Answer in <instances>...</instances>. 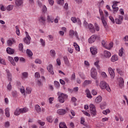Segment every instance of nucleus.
<instances>
[{
	"instance_id": "nucleus-44",
	"label": "nucleus",
	"mask_w": 128,
	"mask_h": 128,
	"mask_svg": "<svg viewBox=\"0 0 128 128\" xmlns=\"http://www.w3.org/2000/svg\"><path fill=\"white\" fill-rule=\"evenodd\" d=\"M54 86L56 88H60V82L58 81H54Z\"/></svg>"
},
{
	"instance_id": "nucleus-42",
	"label": "nucleus",
	"mask_w": 128,
	"mask_h": 128,
	"mask_svg": "<svg viewBox=\"0 0 128 128\" xmlns=\"http://www.w3.org/2000/svg\"><path fill=\"white\" fill-rule=\"evenodd\" d=\"M22 76L24 78H27L28 76V74L27 72H24L22 73Z\"/></svg>"
},
{
	"instance_id": "nucleus-27",
	"label": "nucleus",
	"mask_w": 128,
	"mask_h": 128,
	"mask_svg": "<svg viewBox=\"0 0 128 128\" xmlns=\"http://www.w3.org/2000/svg\"><path fill=\"white\" fill-rule=\"evenodd\" d=\"M86 96L88 98H92V94H90V90L88 89H86Z\"/></svg>"
},
{
	"instance_id": "nucleus-43",
	"label": "nucleus",
	"mask_w": 128,
	"mask_h": 128,
	"mask_svg": "<svg viewBox=\"0 0 128 128\" xmlns=\"http://www.w3.org/2000/svg\"><path fill=\"white\" fill-rule=\"evenodd\" d=\"M118 54L120 56H122V54H124V48H121V49L119 50Z\"/></svg>"
},
{
	"instance_id": "nucleus-49",
	"label": "nucleus",
	"mask_w": 128,
	"mask_h": 128,
	"mask_svg": "<svg viewBox=\"0 0 128 128\" xmlns=\"http://www.w3.org/2000/svg\"><path fill=\"white\" fill-rule=\"evenodd\" d=\"M14 8V6L12 5H9L7 7V10H12Z\"/></svg>"
},
{
	"instance_id": "nucleus-1",
	"label": "nucleus",
	"mask_w": 128,
	"mask_h": 128,
	"mask_svg": "<svg viewBox=\"0 0 128 128\" xmlns=\"http://www.w3.org/2000/svg\"><path fill=\"white\" fill-rule=\"evenodd\" d=\"M100 87L102 90H106L108 92H110V86H108L106 82L104 81H102L100 83Z\"/></svg>"
},
{
	"instance_id": "nucleus-17",
	"label": "nucleus",
	"mask_w": 128,
	"mask_h": 128,
	"mask_svg": "<svg viewBox=\"0 0 128 128\" xmlns=\"http://www.w3.org/2000/svg\"><path fill=\"white\" fill-rule=\"evenodd\" d=\"M6 72L7 74V76H8V80H10V82H12V74L10 72V70H6Z\"/></svg>"
},
{
	"instance_id": "nucleus-3",
	"label": "nucleus",
	"mask_w": 128,
	"mask_h": 128,
	"mask_svg": "<svg viewBox=\"0 0 128 128\" xmlns=\"http://www.w3.org/2000/svg\"><path fill=\"white\" fill-rule=\"evenodd\" d=\"M90 110L92 116H96V106L93 104L90 105Z\"/></svg>"
},
{
	"instance_id": "nucleus-16",
	"label": "nucleus",
	"mask_w": 128,
	"mask_h": 128,
	"mask_svg": "<svg viewBox=\"0 0 128 128\" xmlns=\"http://www.w3.org/2000/svg\"><path fill=\"white\" fill-rule=\"evenodd\" d=\"M57 112L58 114H65L66 112V110L64 109H59L58 110Z\"/></svg>"
},
{
	"instance_id": "nucleus-54",
	"label": "nucleus",
	"mask_w": 128,
	"mask_h": 128,
	"mask_svg": "<svg viewBox=\"0 0 128 128\" xmlns=\"http://www.w3.org/2000/svg\"><path fill=\"white\" fill-rule=\"evenodd\" d=\"M18 46L19 50H22V49L24 48V45L22 44H20Z\"/></svg>"
},
{
	"instance_id": "nucleus-34",
	"label": "nucleus",
	"mask_w": 128,
	"mask_h": 128,
	"mask_svg": "<svg viewBox=\"0 0 128 128\" xmlns=\"http://www.w3.org/2000/svg\"><path fill=\"white\" fill-rule=\"evenodd\" d=\"M48 10V9L46 8V6H43L42 8V14H46V12Z\"/></svg>"
},
{
	"instance_id": "nucleus-58",
	"label": "nucleus",
	"mask_w": 128,
	"mask_h": 128,
	"mask_svg": "<svg viewBox=\"0 0 128 128\" xmlns=\"http://www.w3.org/2000/svg\"><path fill=\"white\" fill-rule=\"evenodd\" d=\"M49 4H50V6H54V0H48Z\"/></svg>"
},
{
	"instance_id": "nucleus-32",
	"label": "nucleus",
	"mask_w": 128,
	"mask_h": 128,
	"mask_svg": "<svg viewBox=\"0 0 128 128\" xmlns=\"http://www.w3.org/2000/svg\"><path fill=\"white\" fill-rule=\"evenodd\" d=\"M124 79L122 78H120V80L119 81V86L122 88V86H124Z\"/></svg>"
},
{
	"instance_id": "nucleus-51",
	"label": "nucleus",
	"mask_w": 128,
	"mask_h": 128,
	"mask_svg": "<svg viewBox=\"0 0 128 128\" xmlns=\"http://www.w3.org/2000/svg\"><path fill=\"white\" fill-rule=\"evenodd\" d=\"M7 88L8 90H12V83L10 82L9 84L8 85Z\"/></svg>"
},
{
	"instance_id": "nucleus-24",
	"label": "nucleus",
	"mask_w": 128,
	"mask_h": 128,
	"mask_svg": "<svg viewBox=\"0 0 128 128\" xmlns=\"http://www.w3.org/2000/svg\"><path fill=\"white\" fill-rule=\"evenodd\" d=\"M20 112L21 114H24L25 112H28V109L26 108H20Z\"/></svg>"
},
{
	"instance_id": "nucleus-33",
	"label": "nucleus",
	"mask_w": 128,
	"mask_h": 128,
	"mask_svg": "<svg viewBox=\"0 0 128 128\" xmlns=\"http://www.w3.org/2000/svg\"><path fill=\"white\" fill-rule=\"evenodd\" d=\"M26 54L29 56H32V52L30 49L26 50Z\"/></svg>"
},
{
	"instance_id": "nucleus-25",
	"label": "nucleus",
	"mask_w": 128,
	"mask_h": 128,
	"mask_svg": "<svg viewBox=\"0 0 128 128\" xmlns=\"http://www.w3.org/2000/svg\"><path fill=\"white\" fill-rule=\"evenodd\" d=\"M64 60L66 66H70V61H68V58L67 56L64 57Z\"/></svg>"
},
{
	"instance_id": "nucleus-57",
	"label": "nucleus",
	"mask_w": 128,
	"mask_h": 128,
	"mask_svg": "<svg viewBox=\"0 0 128 128\" xmlns=\"http://www.w3.org/2000/svg\"><path fill=\"white\" fill-rule=\"evenodd\" d=\"M36 84L38 86H40L42 85V83L40 80H38L36 82Z\"/></svg>"
},
{
	"instance_id": "nucleus-6",
	"label": "nucleus",
	"mask_w": 128,
	"mask_h": 128,
	"mask_svg": "<svg viewBox=\"0 0 128 128\" xmlns=\"http://www.w3.org/2000/svg\"><path fill=\"white\" fill-rule=\"evenodd\" d=\"M118 2L114 1L113 2V5L112 6V8H113V12L114 14H116L118 12V8L116 7L118 6L117 4H118Z\"/></svg>"
},
{
	"instance_id": "nucleus-38",
	"label": "nucleus",
	"mask_w": 128,
	"mask_h": 128,
	"mask_svg": "<svg viewBox=\"0 0 128 128\" xmlns=\"http://www.w3.org/2000/svg\"><path fill=\"white\" fill-rule=\"evenodd\" d=\"M14 114L15 116H20V114H21L20 109H18V108L16 109L15 110Z\"/></svg>"
},
{
	"instance_id": "nucleus-18",
	"label": "nucleus",
	"mask_w": 128,
	"mask_h": 128,
	"mask_svg": "<svg viewBox=\"0 0 128 128\" xmlns=\"http://www.w3.org/2000/svg\"><path fill=\"white\" fill-rule=\"evenodd\" d=\"M30 40H32L31 38L25 37L24 40V42L26 44H30Z\"/></svg>"
},
{
	"instance_id": "nucleus-2",
	"label": "nucleus",
	"mask_w": 128,
	"mask_h": 128,
	"mask_svg": "<svg viewBox=\"0 0 128 128\" xmlns=\"http://www.w3.org/2000/svg\"><path fill=\"white\" fill-rule=\"evenodd\" d=\"M99 12L101 16V20L102 22L104 28H108V22H106V18H104V12H102V9H99Z\"/></svg>"
},
{
	"instance_id": "nucleus-46",
	"label": "nucleus",
	"mask_w": 128,
	"mask_h": 128,
	"mask_svg": "<svg viewBox=\"0 0 128 128\" xmlns=\"http://www.w3.org/2000/svg\"><path fill=\"white\" fill-rule=\"evenodd\" d=\"M38 122L40 124V126H44V124H46V122H42L40 120H38Z\"/></svg>"
},
{
	"instance_id": "nucleus-11",
	"label": "nucleus",
	"mask_w": 128,
	"mask_h": 128,
	"mask_svg": "<svg viewBox=\"0 0 128 128\" xmlns=\"http://www.w3.org/2000/svg\"><path fill=\"white\" fill-rule=\"evenodd\" d=\"M70 36H75L77 38H78V32H74V30H70Z\"/></svg>"
},
{
	"instance_id": "nucleus-40",
	"label": "nucleus",
	"mask_w": 128,
	"mask_h": 128,
	"mask_svg": "<svg viewBox=\"0 0 128 128\" xmlns=\"http://www.w3.org/2000/svg\"><path fill=\"white\" fill-rule=\"evenodd\" d=\"M16 34L17 36H20V30L18 29V26H16Z\"/></svg>"
},
{
	"instance_id": "nucleus-9",
	"label": "nucleus",
	"mask_w": 128,
	"mask_h": 128,
	"mask_svg": "<svg viewBox=\"0 0 128 128\" xmlns=\"http://www.w3.org/2000/svg\"><path fill=\"white\" fill-rule=\"evenodd\" d=\"M47 70L51 74H54V68H52V64H49L47 66Z\"/></svg>"
},
{
	"instance_id": "nucleus-62",
	"label": "nucleus",
	"mask_w": 128,
	"mask_h": 128,
	"mask_svg": "<svg viewBox=\"0 0 128 128\" xmlns=\"http://www.w3.org/2000/svg\"><path fill=\"white\" fill-rule=\"evenodd\" d=\"M68 52L70 54H72L74 52V50L70 48H68Z\"/></svg>"
},
{
	"instance_id": "nucleus-60",
	"label": "nucleus",
	"mask_w": 128,
	"mask_h": 128,
	"mask_svg": "<svg viewBox=\"0 0 128 128\" xmlns=\"http://www.w3.org/2000/svg\"><path fill=\"white\" fill-rule=\"evenodd\" d=\"M71 20L74 23L76 22V18H74V17H72L71 18Z\"/></svg>"
},
{
	"instance_id": "nucleus-63",
	"label": "nucleus",
	"mask_w": 128,
	"mask_h": 128,
	"mask_svg": "<svg viewBox=\"0 0 128 128\" xmlns=\"http://www.w3.org/2000/svg\"><path fill=\"white\" fill-rule=\"evenodd\" d=\"M109 18L113 24H114V19L113 16H109Z\"/></svg>"
},
{
	"instance_id": "nucleus-20",
	"label": "nucleus",
	"mask_w": 128,
	"mask_h": 128,
	"mask_svg": "<svg viewBox=\"0 0 128 128\" xmlns=\"http://www.w3.org/2000/svg\"><path fill=\"white\" fill-rule=\"evenodd\" d=\"M39 22H42V24H44L46 22V17L44 15L40 16V17L39 18Z\"/></svg>"
},
{
	"instance_id": "nucleus-55",
	"label": "nucleus",
	"mask_w": 128,
	"mask_h": 128,
	"mask_svg": "<svg viewBox=\"0 0 128 128\" xmlns=\"http://www.w3.org/2000/svg\"><path fill=\"white\" fill-rule=\"evenodd\" d=\"M40 40L42 46H46V42L44 41V40H42V38H41Z\"/></svg>"
},
{
	"instance_id": "nucleus-23",
	"label": "nucleus",
	"mask_w": 128,
	"mask_h": 128,
	"mask_svg": "<svg viewBox=\"0 0 128 128\" xmlns=\"http://www.w3.org/2000/svg\"><path fill=\"white\" fill-rule=\"evenodd\" d=\"M14 42V39L8 40L7 44H8V46H12Z\"/></svg>"
},
{
	"instance_id": "nucleus-12",
	"label": "nucleus",
	"mask_w": 128,
	"mask_h": 128,
	"mask_svg": "<svg viewBox=\"0 0 128 128\" xmlns=\"http://www.w3.org/2000/svg\"><path fill=\"white\" fill-rule=\"evenodd\" d=\"M90 50L91 54L93 56H94L95 54H98V49H96V48L91 47L90 48Z\"/></svg>"
},
{
	"instance_id": "nucleus-26",
	"label": "nucleus",
	"mask_w": 128,
	"mask_h": 128,
	"mask_svg": "<svg viewBox=\"0 0 128 128\" xmlns=\"http://www.w3.org/2000/svg\"><path fill=\"white\" fill-rule=\"evenodd\" d=\"M118 60V58L116 55H114L111 58V62H116Z\"/></svg>"
},
{
	"instance_id": "nucleus-29",
	"label": "nucleus",
	"mask_w": 128,
	"mask_h": 128,
	"mask_svg": "<svg viewBox=\"0 0 128 128\" xmlns=\"http://www.w3.org/2000/svg\"><path fill=\"white\" fill-rule=\"evenodd\" d=\"M5 114L6 118H10V109L6 108L5 110Z\"/></svg>"
},
{
	"instance_id": "nucleus-30",
	"label": "nucleus",
	"mask_w": 128,
	"mask_h": 128,
	"mask_svg": "<svg viewBox=\"0 0 128 128\" xmlns=\"http://www.w3.org/2000/svg\"><path fill=\"white\" fill-rule=\"evenodd\" d=\"M74 46L75 48V50H76V52H80V46H78L76 43L74 42Z\"/></svg>"
},
{
	"instance_id": "nucleus-7",
	"label": "nucleus",
	"mask_w": 128,
	"mask_h": 128,
	"mask_svg": "<svg viewBox=\"0 0 128 128\" xmlns=\"http://www.w3.org/2000/svg\"><path fill=\"white\" fill-rule=\"evenodd\" d=\"M96 38H98V36L96 35H93L91 36L88 40L89 44H92V42H96Z\"/></svg>"
},
{
	"instance_id": "nucleus-28",
	"label": "nucleus",
	"mask_w": 128,
	"mask_h": 128,
	"mask_svg": "<svg viewBox=\"0 0 128 128\" xmlns=\"http://www.w3.org/2000/svg\"><path fill=\"white\" fill-rule=\"evenodd\" d=\"M47 20L48 22H54V18H52V16H50V15L47 16Z\"/></svg>"
},
{
	"instance_id": "nucleus-36",
	"label": "nucleus",
	"mask_w": 128,
	"mask_h": 128,
	"mask_svg": "<svg viewBox=\"0 0 128 128\" xmlns=\"http://www.w3.org/2000/svg\"><path fill=\"white\" fill-rule=\"evenodd\" d=\"M112 46H114V43L112 42H111L109 44L108 46H106V48L107 50H110L112 48Z\"/></svg>"
},
{
	"instance_id": "nucleus-61",
	"label": "nucleus",
	"mask_w": 128,
	"mask_h": 128,
	"mask_svg": "<svg viewBox=\"0 0 128 128\" xmlns=\"http://www.w3.org/2000/svg\"><path fill=\"white\" fill-rule=\"evenodd\" d=\"M92 92L93 96H96V94H98V92H96V91L95 90H92Z\"/></svg>"
},
{
	"instance_id": "nucleus-31",
	"label": "nucleus",
	"mask_w": 128,
	"mask_h": 128,
	"mask_svg": "<svg viewBox=\"0 0 128 128\" xmlns=\"http://www.w3.org/2000/svg\"><path fill=\"white\" fill-rule=\"evenodd\" d=\"M59 128H68V127H66V123L64 122H60L59 124Z\"/></svg>"
},
{
	"instance_id": "nucleus-10",
	"label": "nucleus",
	"mask_w": 128,
	"mask_h": 128,
	"mask_svg": "<svg viewBox=\"0 0 128 128\" xmlns=\"http://www.w3.org/2000/svg\"><path fill=\"white\" fill-rule=\"evenodd\" d=\"M104 58H110V57L112 56V54L110 53V52L108 50H104Z\"/></svg>"
},
{
	"instance_id": "nucleus-37",
	"label": "nucleus",
	"mask_w": 128,
	"mask_h": 128,
	"mask_svg": "<svg viewBox=\"0 0 128 128\" xmlns=\"http://www.w3.org/2000/svg\"><path fill=\"white\" fill-rule=\"evenodd\" d=\"M115 22L117 24H122V21L118 18H116L115 19Z\"/></svg>"
},
{
	"instance_id": "nucleus-59",
	"label": "nucleus",
	"mask_w": 128,
	"mask_h": 128,
	"mask_svg": "<svg viewBox=\"0 0 128 128\" xmlns=\"http://www.w3.org/2000/svg\"><path fill=\"white\" fill-rule=\"evenodd\" d=\"M35 78H40V73L36 72L35 73Z\"/></svg>"
},
{
	"instance_id": "nucleus-19",
	"label": "nucleus",
	"mask_w": 128,
	"mask_h": 128,
	"mask_svg": "<svg viewBox=\"0 0 128 128\" xmlns=\"http://www.w3.org/2000/svg\"><path fill=\"white\" fill-rule=\"evenodd\" d=\"M8 60L10 62L12 66H16V62H14V58L12 57L8 56Z\"/></svg>"
},
{
	"instance_id": "nucleus-64",
	"label": "nucleus",
	"mask_w": 128,
	"mask_h": 128,
	"mask_svg": "<svg viewBox=\"0 0 128 128\" xmlns=\"http://www.w3.org/2000/svg\"><path fill=\"white\" fill-rule=\"evenodd\" d=\"M56 63L58 64V66H60V64H61L60 59L58 58L56 60Z\"/></svg>"
},
{
	"instance_id": "nucleus-47",
	"label": "nucleus",
	"mask_w": 128,
	"mask_h": 128,
	"mask_svg": "<svg viewBox=\"0 0 128 128\" xmlns=\"http://www.w3.org/2000/svg\"><path fill=\"white\" fill-rule=\"evenodd\" d=\"M110 109H107L102 112V114H110Z\"/></svg>"
},
{
	"instance_id": "nucleus-41",
	"label": "nucleus",
	"mask_w": 128,
	"mask_h": 128,
	"mask_svg": "<svg viewBox=\"0 0 128 128\" xmlns=\"http://www.w3.org/2000/svg\"><path fill=\"white\" fill-rule=\"evenodd\" d=\"M50 54L51 56H56V51L54 50H50Z\"/></svg>"
},
{
	"instance_id": "nucleus-8",
	"label": "nucleus",
	"mask_w": 128,
	"mask_h": 128,
	"mask_svg": "<svg viewBox=\"0 0 128 128\" xmlns=\"http://www.w3.org/2000/svg\"><path fill=\"white\" fill-rule=\"evenodd\" d=\"M108 72L111 76V78L112 80H114V76H116V74H114V70L112 68H109L108 70Z\"/></svg>"
},
{
	"instance_id": "nucleus-48",
	"label": "nucleus",
	"mask_w": 128,
	"mask_h": 128,
	"mask_svg": "<svg viewBox=\"0 0 128 128\" xmlns=\"http://www.w3.org/2000/svg\"><path fill=\"white\" fill-rule=\"evenodd\" d=\"M26 92L30 94H32V90L30 88H26Z\"/></svg>"
},
{
	"instance_id": "nucleus-39",
	"label": "nucleus",
	"mask_w": 128,
	"mask_h": 128,
	"mask_svg": "<svg viewBox=\"0 0 128 128\" xmlns=\"http://www.w3.org/2000/svg\"><path fill=\"white\" fill-rule=\"evenodd\" d=\"M57 4H60V6H62V4H64V0H57Z\"/></svg>"
},
{
	"instance_id": "nucleus-13",
	"label": "nucleus",
	"mask_w": 128,
	"mask_h": 128,
	"mask_svg": "<svg viewBox=\"0 0 128 128\" xmlns=\"http://www.w3.org/2000/svg\"><path fill=\"white\" fill-rule=\"evenodd\" d=\"M24 4V0H15V4L17 6H20Z\"/></svg>"
},
{
	"instance_id": "nucleus-50",
	"label": "nucleus",
	"mask_w": 128,
	"mask_h": 128,
	"mask_svg": "<svg viewBox=\"0 0 128 128\" xmlns=\"http://www.w3.org/2000/svg\"><path fill=\"white\" fill-rule=\"evenodd\" d=\"M72 80H76V74L74 73L71 76Z\"/></svg>"
},
{
	"instance_id": "nucleus-14",
	"label": "nucleus",
	"mask_w": 128,
	"mask_h": 128,
	"mask_svg": "<svg viewBox=\"0 0 128 128\" xmlns=\"http://www.w3.org/2000/svg\"><path fill=\"white\" fill-rule=\"evenodd\" d=\"M88 28L91 32H96V29H94V25H92V24H88Z\"/></svg>"
},
{
	"instance_id": "nucleus-21",
	"label": "nucleus",
	"mask_w": 128,
	"mask_h": 128,
	"mask_svg": "<svg viewBox=\"0 0 128 128\" xmlns=\"http://www.w3.org/2000/svg\"><path fill=\"white\" fill-rule=\"evenodd\" d=\"M102 100V98L101 96H98L96 99H95V102L96 104H100Z\"/></svg>"
},
{
	"instance_id": "nucleus-15",
	"label": "nucleus",
	"mask_w": 128,
	"mask_h": 128,
	"mask_svg": "<svg viewBox=\"0 0 128 128\" xmlns=\"http://www.w3.org/2000/svg\"><path fill=\"white\" fill-rule=\"evenodd\" d=\"M6 52L9 54H14V50L12 49L10 47H8L6 48Z\"/></svg>"
},
{
	"instance_id": "nucleus-45",
	"label": "nucleus",
	"mask_w": 128,
	"mask_h": 128,
	"mask_svg": "<svg viewBox=\"0 0 128 128\" xmlns=\"http://www.w3.org/2000/svg\"><path fill=\"white\" fill-rule=\"evenodd\" d=\"M10 122H6L4 124V128H10Z\"/></svg>"
},
{
	"instance_id": "nucleus-52",
	"label": "nucleus",
	"mask_w": 128,
	"mask_h": 128,
	"mask_svg": "<svg viewBox=\"0 0 128 128\" xmlns=\"http://www.w3.org/2000/svg\"><path fill=\"white\" fill-rule=\"evenodd\" d=\"M47 121L48 122H52V118L50 116L48 117Z\"/></svg>"
},
{
	"instance_id": "nucleus-56",
	"label": "nucleus",
	"mask_w": 128,
	"mask_h": 128,
	"mask_svg": "<svg viewBox=\"0 0 128 128\" xmlns=\"http://www.w3.org/2000/svg\"><path fill=\"white\" fill-rule=\"evenodd\" d=\"M0 64H4L6 66V62H4V59H1L0 57Z\"/></svg>"
},
{
	"instance_id": "nucleus-53",
	"label": "nucleus",
	"mask_w": 128,
	"mask_h": 128,
	"mask_svg": "<svg viewBox=\"0 0 128 128\" xmlns=\"http://www.w3.org/2000/svg\"><path fill=\"white\" fill-rule=\"evenodd\" d=\"M36 64H42V60L40 59H36L35 60Z\"/></svg>"
},
{
	"instance_id": "nucleus-5",
	"label": "nucleus",
	"mask_w": 128,
	"mask_h": 128,
	"mask_svg": "<svg viewBox=\"0 0 128 128\" xmlns=\"http://www.w3.org/2000/svg\"><path fill=\"white\" fill-rule=\"evenodd\" d=\"M91 76L94 80H96V76H98V72H96V69L92 68L90 70Z\"/></svg>"
},
{
	"instance_id": "nucleus-22",
	"label": "nucleus",
	"mask_w": 128,
	"mask_h": 128,
	"mask_svg": "<svg viewBox=\"0 0 128 128\" xmlns=\"http://www.w3.org/2000/svg\"><path fill=\"white\" fill-rule=\"evenodd\" d=\"M34 108L37 112H42V108H40V106L38 104L35 105Z\"/></svg>"
},
{
	"instance_id": "nucleus-4",
	"label": "nucleus",
	"mask_w": 128,
	"mask_h": 128,
	"mask_svg": "<svg viewBox=\"0 0 128 128\" xmlns=\"http://www.w3.org/2000/svg\"><path fill=\"white\" fill-rule=\"evenodd\" d=\"M67 98L68 95L64 94V93H61L60 94H59L58 97V100L60 102H61L62 104H64V100H66Z\"/></svg>"
},
{
	"instance_id": "nucleus-35",
	"label": "nucleus",
	"mask_w": 128,
	"mask_h": 128,
	"mask_svg": "<svg viewBox=\"0 0 128 128\" xmlns=\"http://www.w3.org/2000/svg\"><path fill=\"white\" fill-rule=\"evenodd\" d=\"M92 84V80H86L84 82V86H88V84Z\"/></svg>"
}]
</instances>
